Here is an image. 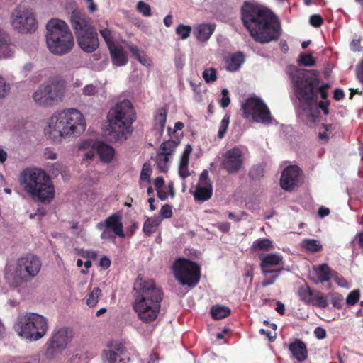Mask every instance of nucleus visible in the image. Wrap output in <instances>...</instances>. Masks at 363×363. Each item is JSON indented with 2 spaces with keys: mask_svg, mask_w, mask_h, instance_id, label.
<instances>
[{
  "mask_svg": "<svg viewBox=\"0 0 363 363\" xmlns=\"http://www.w3.org/2000/svg\"><path fill=\"white\" fill-rule=\"evenodd\" d=\"M192 152V147L190 144L186 145V147L180 157V161L189 162V155Z\"/></svg>",
  "mask_w": 363,
  "mask_h": 363,
  "instance_id": "obj_57",
  "label": "nucleus"
},
{
  "mask_svg": "<svg viewBox=\"0 0 363 363\" xmlns=\"http://www.w3.org/2000/svg\"><path fill=\"white\" fill-rule=\"evenodd\" d=\"M244 157L242 151L237 147L227 150L222 156L221 167L228 174L239 172L242 167Z\"/></svg>",
  "mask_w": 363,
  "mask_h": 363,
  "instance_id": "obj_17",
  "label": "nucleus"
},
{
  "mask_svg": "<svg viewBox=\"0 0 363 363\" xmlns=\"http://www.w3.org/2000/svg\"><path fill=\"white\" fill-rule=\"evenodd\" d=\"M244 55L242 52H237L230 57L227 69L230 72L237 71L244 62Z\"/></svg>",
  "mask_w": 363,
  "mask_h": 363,
  "instance_id": "obj_29",
  "label": "nucleus"
},
{
  "mask_svg": "<svg viewBox=\"0 0 363 363\" xmlns=\"http://www.w3.org/2000/svg\"><path fill=\"white\" fill-rule=\"evenodd\" d=\"M250 177L252 179H259L264 176V169L260 165L253 167L250 171Z\"/></svg>",
  "mask_w": 363,
  "mask_h": 363,
  "instance_id": "obj_49",
  "label": "nucleus"
},
{
  "mask_svg": "<svg viewBox=\"0 0 363 363\" xmlns=\"http://www.w3.org/2000/svg\"><path fill=\"white\" fill-rule=\"evenodd\" d=\"M20 184L35 201L50 203L55 196V188L50 177L42 169L28 168L20 174Z\"/></svg>",
  "mask_w": 363,
  "mask_h": 363,
  "instance_id": "obj_5",
  "label": "nucleus"
},
{
  "mask_svg": "<svg viewBox=\"0 0 363 363\" xmlns=\"http://www.w3.org/2000/svg\"><path fill=\"white\" fill-rule=\"evenodd\" d=\"M245 118H251L255 123L269 124L272 121L271 112L266 104L258 96L252 95L242 104Z\"/></svg>",
  "mask_w": 363,
  "mask_h": 363,
  "instance_id": "obj_12",
  "label": "nucleus"
},
{
  "mask_svg": "<svg viewBox=\"0 0 363 363\" xmlns=\"http://www.w3.org/2000/svg\"><path fill=\"white\" fill-rule=\"evenodd\" d=\"M151 167L150 164L147 163H145L143 166L141 173H140V181L141 182H147L150 183V174H151Z\"/></svg>",
  "mask_w": 363,
  "mask_h": 363,
  "instance_id": "obj_45",
  "label": "nucleus"
},
{
  "mask_svg": "<svg viewBox=\"0 0 363 363\" xmlns=\"http://www.w3.org/2000/svg\"><path fill=\"white\" fill-rule=\"evenodd\" d=\"M167 111L164 108H160L157 111L155 116V126L158 128L161 133L164 131L166 121H167Z\"/></svg>",
  "mask_w": 363,
  "mask_h": 363,
  "instance_id": "obj_27",
  "label": "nucleus"
},
{
  "mask_svg": "<svg viewBox=\"0 0 363 363\" xmlns=\"http://www.w3.org/2000/svg\"><path fill=\"white\" fill-rule=\"evenodd\" d=\"M41 266L38 256L27 254L19 257L15 264H6L4 277L10 286L18 287L35 278L39 274Z\"/></svg>",
  "mask_w": 363,
  "mask_h": 363,
  "instance_id": "obj_7",
  "label": "nucleus"
},
{
  "mask_svg": "<svg viewBox=\"0 0 363 363\" xmlns=\"http://www.w3.org/2000/svg\"><path fill=\"white\" fill-rule=\"evenodd\" d=\"M9 91V86L6 84L5 79L1 76L0 77V99L6 96Z\"/></svg>",
  "mask_w": 363,
  "mask_h": 363,
  "instance_id": "obj_54",
  "label": "nucleus"
},
{
  "mask_svg": "<svg viewBox=\"0 0 363 363\" xmlns=\"http://www.w3.org/2000/svg\"><path fill=\"white\" fill-rule=\"evenodd\" d=\"M359 298V290H353L351 291L347 298H346V303L350 306L354 305Z\"/></svg>",
  "mask_w": 363,
  "mask_h": 363,
  "instance_id": "obj_47",
  "label": "nucleus"
},
{
  "mask_svg": "<svg viewBox=\"0 0 363 363\" xmlns=\"http://www.w3.org/2000/svg\"><path fill=\"white\" fill-rule=\"evenodd\" d=\"M65 91V82L55 79L40 85L33 93V99L39 106L51 107L63 101Z\"/></svg>",
  "mask_w": 363,
  "mask_h": 363,
  "instance_id": "obj_11",
  "label": "nucleus"
},
{
  "mask_svg": "<svg viewBox=\"0 0 363 363\" xmlns=\"http://www.w3.org/2000/svg\"><path fill=\"white\" fill-rule=\"evenodd\" d=\"M218 228L223 233H228L230 228V224L228 222L220 223L218 224Z\"/></svg>",
  "mask_w": 363,
  "mask_h": 363,
  "instance_id": "obj_61",
  "label": "nucleus"
},
{
  "mask_svg": "<svg viewBox=\"0 0 363 363\" xmlns=\"http://www.w3.org/2000/svg\"><path fill=\"white\" fill-rule=\"evenodd\" d=\"M312 290L308 285L305 284L301 286L298 290V295L300 299L303 301L305 303L308 304L311 301V295L312 293Z\"/></svg>",
  "mask_w": 363,
  "mask_h": 363,
  "instance_id": "obj_35",
  "label": "nucleus"
},
{
  "mask_svg": "<svg viewBox=\"0 0 363 363\" xmlns=\"http://www.w3.org/2000/svg\"><path fill=\"white\" fill-rule=\"evenodd\" d=\"M296 96V106L307 115L315 117L318 106V92L325 99L328 94L323 89H315L318 82V77L314 71L298 72L292 77Z\"/></svg>",
  "mask_w": 363,
  "mask_h": 363,
  "instance_id": "obj_4",
  "label": "nucleus"
},
{
  "mask_svg": "<svg viewBox=\"0 0 363 363\" xmlns=\"http://www.w3.org/2000/svg\"><path fill=\"white\" fill-rule=\"evenodd\" d=\"M298 62L306 67H311L315 65V60L312 56V53L300 55Z\"/></svg>",
  "mask_w": 363,
  "mask_h": 363,
  "instance_id": "obj_44",
  "label": "nucleus"
},
{
  "mask_svg": "<svg viewBox=\"0 0 363 363\" xmlns=\"http://www.w3.org/2000/svg\"><path fill=\"white\" fill-rule=\"evenodd\" d=\"M46 45L55 55H64L73 48L74 40L68 25L62 20L52 18L46 25Z\"/></svg>",
  "mask_w": 363,
  "mask_h": 363,
  "instance_id": "obj_8",
  "label": "nucleus"
},
{
  "mask_svg": "<svg viewBox=\"0 0 363 363\" xmlns=\"http://www.w3.org/2000/svg\"><path fill=\"white\" fill-rule=\"evenodd\" d=\"M191 30L192 28L190 26L181 23L177 27L175 32L177 35H180L181 40H184L189 37Z\"/></svg>",
  "mask_w": 363,
  "mask_h": 363,
  "instance_id": "obj_39",
  "label": "nucleus"
},
{
  "mask_svg": "<svg viewBox=\"0 0 363 363\" xmlns=\"http://www.w3.org/2000/svg\"><path fill=\"white\" fill-rule=\"evenodd\" d=\"M133 291V309L140 319L145 323L155 320L160 311L163 298L162 289L157 286L152 279H145L141 275L136 279Z\"/></svg>",
  "mask_w": 363,
  "mask_h": 363,
  "instance_id": "obj_2",
  "label": "nucleus"
},
{
  "mask_svg": "<svg viewBox=\"0 0 363 363\" xmlns=\"http://www.w3.org/2000/svg\"><path fill=\"white\" fill-rule=\"evenodd\" d=\"M289 350L293 356L299 362H302L307 358L306 345L299 339L290 344Z\"/></svg>",
  "mask_w": 363,
  "mask_h": 363,
  "instance_id": "obj_24",
  "label": "nucleus"
},
{
  "mask_svg": "<svg viewBox=\"0 0 363 363\" xmlns=\"http://www.w3.org/2000/svg\"><path fill=\"white\" fill-rule=\"evenodd\" d=\"M68 333L69 331L67 328H61L53 334L48 342V347L45 353L48 359H53L66 348L70 340Z\"/></svg>",
  "mask_w": 363,
  "mask_h": 363,
  "instance_id": "obj_16",
  "label": "nucleus"
},
{
  "mask_svg": "<svg viewBox=\"0 0 363 363\" xmlns=\"http://www.w3.org/2000/svg\"><path fill=\"white\" fill-rule=\"evenodd\" d=\"M99 33L101 37L104 38V41L106 42L108 48L116 45L113 43V35L112 30L110 28H103L102 27H101L99 29Z\"/></svg>",
  "mask_w": 363,
  "mask_h": 363,
  "instance_id": "obj_37",
  "label": "nucleus"
},
{
  "mask_svg": "<svg viewBox=\"0 0 363 363\" xmlns=\"http://www.w3.org/2000/svg\"><path fill=\"white\" fill-rule=\"evenodd\" d=\"M70 23L79 47L87 53L94 52L99 46V40L91 19L80 10L74 9L70 14Z\"/></svg>",
  "mask_w": 363,
  "mask_h": 363,
  "instance_id": "obj_9",
  "label": "nucleus"
},
{
  "mask_svg": "<svg viewBox=\"0 0 363 363\" xmlns=\"http://www.w3.org/2000/svg\"><path fill=\"white\" fill-rule=\"evenodd\" d=\"M329 104V101H321L318 104L317 108L319 107L320 109L323 111L324 113L327 115L328 114V106Z\"/></svg>",
  "mask_w": 363,
  "mask_h": 363,
  "instance_id": "obj_62",
  "label": "nucleus"
},
{
  "mask_svg": "<svg viewBox=\"0 0 363 363\" xmlns=\"http://www.w3.org/2000/svg\"><path fill=\"white\" fill-rule=\"evenodd\" d=\"M136 8L138 11L142 13L144 16L148 17L152 15L150 6L143 1L138 2Z\"/></svg>",
  "mask_w": 363,
  "mask_h": 363,
  "instance_id": "obj_43",
  "label": "nucleus"
},
{
  "mask_svg": "<svg viewBox=\"0 0 363 363\" xmlns=\"http://www.w3.org/2000/svg\"><path fill=\"white\" fill-rule=\"evenodd\" d=\"M274 248L272 241L268 238H259L254 241L252 245L253 251H269Z\"/></svg>",
  "mask_w": 363,
  "mask_h": 363,
  "instance_id": "obj_28",
  "label": "nucleus"
},
{
  "mask_svg": "<svg viewBox=\"0 0 363 363\" xmlns=\"http://www.w3.org/2000/svg\"><path fill=\"white\" fill-rule=\"evenodd\" d=\"M11 25L19 33H32L36 30L37 23L33 13L28 9H15L11 15Z\"/></svg>",
  "mask_w": 363,
  "mask_h": 363,
  "instance_id": "obj_14",
  "label": "nucleus"
},
{
  "mask_svg": "<svg viewBox=\"0 0 363 363\" xmlns=\"http://www.w3.org/2000/svg\"><path fill=\"white\" fill-rule=\"evenodd\" d=\"M160 223V220L157 218H148L143 225V231L145 235L150 236L155 232L157 226Z\"/></svg>",
  "mask_w": 363,
  "mask_h": 363,
  "instance_id": "obj_32",
  "label": "nucleus"
},
{
  "mask_svg": "<svg viewBox=\"0 0 363 363\" xmlns=\"http://www.w3.org/2000/svg\"><path fill=\"white\" fill-rule=\"evenodd\" d=\"M211 313L213 319H222L230 315V309L227 306L216 305L211 308Z\"/></svg>",
  "mask_w": 363,
  "mask_h": 363,
  "instance_id": "obj_30",
  "label": "nucleus"
},
{
  "mask_svg": "<svg viewBox=\"0 0 363 363\" xmlns=\"http://www.w3.org/2000/svg\"><path fill=\"white\" fill-rule=\"evenodd\" d=\"M89 148L94 150L100 160L105 163L110 162L113 158L115 152L113 148L103 142L86 140L82 142L79 145L80 150H89Z\"/></svg>",
  "mask_w": 363,
  "mask_h": 363,
  "instance_id": "obj_18",
  "label": "nucleus"
},
{
  "mask_svg": "<svg viewBox=\"0 0 363 363\" xmlns=\"http://www.w3.org/2000/svg\"><path fill=\"white\" fill-rule=\"evenodd\" d=\"M83 114L77 108H65L55 111L48 120L45 134L55 143H60L67 137L80 135L86 130Z\"/></svg>",
  "mask_w": 363,
  "mask_h": 363,
  "instance_id": "obj_3",
  "label": "nucleus"
},
{
  "mask_svg": "<svg viewBox=\"0 0 363 363\" xmlns=\"http://www.w3.org/2000/svg\"><path fill=\"white\" fill-rule=\"evenodd\" d=\"M202 77L206 83L214 82L217 79V71L213 67L206 69L202 73Z\"/></svg>",
  "mask_w": 363,
  "mask_h": 363,
  "instance_id": "obj_40",
  "label": "nucleus"
},
{
  "mask_svg": "<svg viewBox=\"0 0 363 363\" xmlns=\"http://www.w3.org/2000/svg\"><path fill=\"white\" fill-rule=\"evenodd\" d=\"M221 99L219 101L220 106L223 108L228 107L230 103V98L229 91L227 89L224 88L221 90Z\"/></svg>",
  "mask_w": 363,
  "mask_h": 363,
  "instance_id": "obj_46",
  "label": "nucleus"
},
{
  "mask_svg": "<svg viewBox=\"0 0 363 363\" xmlns=\"http://www.w3.org/2000/svg\"><path fill=\"white\" fill-rule=\"evenodd\" d=\"M83 94L84 96H95L97 93V89L95 86H94L93 84H87L86 85L83 90Z\"/></svg>",
  "mask_w": 363,
  "mask_h": 363,
  "instance_id": "obj_53",
  "label": "nucleus"
},
{
  "mask_svg": "<svg viewBox=\"0 0 363 363\" xmlns=\"http://www.w3.org/2000/svg\"><path fill=\"white\" fill-rule=\"evenodd\" d=\"M160 214L162 218H171L172 216V206L169 204L162 206L160 209Z\"/></svg>",
  "mask_w": 363,
  "mask_h": 363,
  "instance_id": "obj_52",
  "label": "nucleus"
},
{
  "mask_svg": "<svg viewBox=\"0 0 363 363\" xmlns=\"http://www.w3.org/2000/svg\"><path fill=\"white\" fill-rule=\"evenodd\" d=\"M354 240L357 242L359 247L363 250V232L357 233L354 237Z\"/></svg>",
  "mask_w": 363,
  "mask_h": 363,
  "instance_id": "obj_64",
  "label": "nucleus"
},
{
  "mask_svg": "<svg viewBox=\"0 0 363 363\" xmlns=\"http://www.w3.org/2000/svg\"><path fill=\"white\" fill-rule=\"evenodd\" d=\"M309 21H310V23L315 28L320 27L323 23V20L322 17L318 14H313L310 17Z\"/></svg>",
  "mask_w": 363,
  "mask_h": 363,
  "instance_id": "obj_55",
  "label": "nucleus"
},
{
  "mask_svg": "<svg viewBox=\"0 0 363 363\" xmlns=\"http://www.w3.org/2000/svg\"><path fill=\"white\" fill-rule=\"evenodd\" d=\"M350 48L353 52L361 51L360 42L359 40H353L350 43Z\"/></svg>",
  "mask_w": 363,
  "mask_h": 363,
  "instance_id": "obj_60",
  "label": "nucleus"
},
{
  "mask_svg": "<svg viewBox=\"0 0 363 363\" xmlns=\"http://www.w3.org/2000/svg\"><path fill=\"white\" fill-rule=\"evenodd\" d=\"M213 194V184L208 177V172L203 170L193 193L195 201L204 202L209 200Z\"/></svg>",
  "mask_w": 363,
  "mask_h": 363,
  "instance_id": "obj_19",
  "label": "nucleus"
},
{
  "mask_svg": "<svg viewBox=\"0 0 363 363\" xmlns=\"http://www.w3.org/2000/svg\"><path fill=\"white\" fill-rule=\"evenodd\" d=\"M12 43L11 40L10 39V43L8 45H5L3 48H0L1 50V57L4 58H9L13 55L14 50L11 46Z\"/></svg>",
  "mask_w": 363,
  "mask_h": 363,
  "instance_id": "obj_48",
  "label": "nucleus"
},
{
  "mask_svg": "<svg viewBox=\"0 0 363 363\" xmlns=\"http://www.w3.org/2000/svg\"><path fill=\"white\" fill-rule=\"evenodd\" d=\"M230 123V116L228 115H225L221 121L218 133V137L219 138H223L228 130V125Z\"/></svg>",
  "mask_w": 363,
  "mask_h": 363,
  "instance_id": "obj_42",
  "label": "nucleus"
},
{
  "mask_svg": "<svg viewBox=\"0 0 363 363\" xmlns=\"http://www.w3.org/2000/svg\"><path fill=\"white\" fill-rule=\"evenodd\" d=\"M118 354L113 350H105L101 355L102 363H119Z\"/></svg>",
  "mask_w": 363,
  "mask_h": 363,
  "instance_id": "obj_34",
  "label": "nucleus"
},
{
  "mask_svg": "<svg viewBox=\"0 0 363 363\" xmlns=\"http://www.w3.org/2000/svg\"><path fill=\"white\" fill-rule=\"evenodd\" d=\"M281 271H282V269H280L279 270H276L274 272H271L270 274H273V275H272V276H269V274L264 275V279L262 283V286L267 287L269 285L273 284L275 282V281L277 280V279L278 278V277L279 276Z\"/></svg>",
  "mask_w": 363,
  "mask_h": 363,
  "instance_id": "obj_41",
  "label": "nucleus"
},
{
  "mask_svg": "<svg viewBox=\"0 0 363 363\" xmlns=\"http://www.w3.org/2000/svg\"><path fill=\"white\" fill-rule=\"evenodd\" d=\"M188 165L189 162L179 161V176L184 179L189 175Z\"/></svg>",
  "mask_w": 363,
  "mask_h": 363,
  "instance_id": "obj_50",
  "label": "nucleus"
},
{
  "mask_svg": "<svg viewBox=\"0 0 363 363\" xmlns=\"http://www.w3.org/2000/svg\"><path fill=\"white\" fill-rule=\"evenodd\" d=\"M178 145V141L172 140L165 141L161 144L160 147V152L170 156L174 152Z\"/></svg>",
  "mask_w": 363,
  "mask_h": 363,
  "instance_id": "obj_33",
  "label": "nucleus"
},
{
  "mask_svg": "<svg viewBox=\"0 0 363 363\" xmlns=\"http://www.w3.org/2000/svg\"><path fill=\"white\" fill-rule=\"evenodd\" d=\"M332 304L337 308L342 307V302L343 301V296L337 293H333L330 294Z\"/></svg>",
  "mask_w": 363,
  "mask_h": 363,
  "instance_id": "obj_51",
  "label": "nucleus"
},
{
  "mask_svg": "<svg viewBox=\"0 0 363 363\" xmlns=\"http://www.w3.org/2000/svg\"><path fill=\"white\" fill-rule=\"evenodd\" d=\"M345 96L344 91L340 89H336L333 93V97L336 101L342 99Z\"/></svg>",
  "mask_w": 363,
  "mask_h": 363,
  "instance_id": "obj_63",
  "label": "nucleus"
},
{
  "mask_svg": "<svg viewBox=\"0 0 363 363\" xmlns=\"http://www.w3.org/2000/svg\"><path fill=\"white\" fill-rule=\"evenodd\" d=\"M216 28L214 23H201L195 27V36L196 39L201 42H206Z\"/></svg>",
  "mask_w": 363,
  "mask_h": 363,
  "instance_id": "obj_23",
  "label": "nucleus"
},
{
  "mask_svg": "<svg viewBox=\"0 0 363 363\" xmlns=\"http://www.w3.org/2000/svg\"><path fill=\"white\" fill-rule=\"evenodd\" d=\"M13 330L21 339L36 342L47 333L48 323L47 318L42 315L25 313L18 315Z\"/></svg>",
  "mask_w": 363,
  "mask_h": 363,
  "instance_id": "obj_10",
  "label": "nucleus"
},
{
  "mask_svg": "<svg viewBox=\"0 0 363 363\" xmlns=\"http://www.w3.org/2000/svg\"><path fill=\"white\" fill-rule=\"evenodd\" d=\"M333 271L331 270L328 264H322L313 268V274L315 276L312 279L314 283H323L328 281L331 279Z\"/></svg>",
  "mask_w": 363,
  "mask_h": 363,
  "instance_id": "obj_22",
  "label": "nucleus"
},
{
  "mask_svg": "<svg viewBox=\"0 0 363 363\" xmlns=\"http://www.w3.org/2000/svg\"><path fill=\"white\" fill-rule=\"evenodd\" d=\"M10 43L9 35L0 28V48Z\"/></svg>",
  "mask_w": 363,
  "mask_h": 363,
  "instance_id": "obj_56",
  "label": "nucleus"
},
{
  "mask_svg": "<svg viewBox=\"0 0 363 363\" xmlns=\"http://www.w3.org/2000/svg\"><path fill=\"white\" fill-rule=\"evenodd\" d=\"M245 27L257 42L267 43L277 40L281 35V23L269 9L259 5L245 2L241 9Z\"/></svg>",
  "mask_w": 363,
  "mask_h": 363,
  "instance_id": "obj_1",
  "label": "nucleus"
},
{
  "mask_svg": "<svg viewBox=\"0 0 363 363\" xmlns=\"http://www.w3.org/2000/svg\"><path fill=\"white\" fill-rule=\"evenodd\" d=\"M169 156L159 152L157 155L156 162L162 172H166L169 167Z\"/></svg>",
  "mask_w": 363,
  "mask_h": 363,
  "instance_id": "obj_38",
  "label": "nucleus"
},
{
  "mask_svg": "<svg viewBox=\"0 0 363 363\" xmlns=\"http://www.w3.org/2000/svg\"><path fill=\"white\" fill-rule=\"evenodd\" d=\"M308 305L325 308L328 306L327 297L320 291L312 290Z\"/></svg>",
  "mask_w": 363,
  "mask_h": 363,
  "instance_id": "obj_26",
  "label": "nucleus"
},
{
  "mask_svg": "<svg viewBox=\"0 0 363 363\" xmlns=\"http://www.w3.org/2000/svg\"><path fill=\"white\" fill-rule=\"evenodd\" d=\"M314 334L318 339H323L326 336V331L321 327H317L314 330Z\"/></svg>",
  "mask_w": 363,
  "mask_h": 363,
  "instance_id": "obj_58",
  "label": "nucleus"
},
{
  "mask_svg": "<svg viewBox=\"0 0 363 363\" xmlns=\"http://www.w3.org/2000/svg\"><path fill=\"white\" fill-rule=\"evenodd\" d=\"M135 119V112L129 100L116 104L108 115L110 128L107 136L109 140L113 143L125 141L131 132V125Z\"/></svg>",
  "mask_w": 363,
  "mask_h": 363,
  "instance_id": "obj_6",
  "label": "nucleus"
},
{
  "mask_svg": "<svg viewBox=\"0 0 363 363\" xmlns=\"http://www.w3.org/2000/svg\"><path fill=\"white\" fill-rule=\"evenodd\" d=\"M176 279L183 286L194 287L200 280V267L194 262L183 259L177 260L173 265Z\"/></svg>",
  "mask_w": 363,
  "mask_h": 363,
  "instance_id": "obj_13",
  "label": "nucleus"
},
{
  "mask_svg": "<svg viewBox=\"0 0 363 363\" xmlns=\"http://www.w3.org/2000/svg\"><path fill=\"white\" fill-rule=\"evenodd\" d=\"M301 247L311 252L320 251L323 246L320 241L315 239H305L301 242Z\"/></svg>",
  "mask_w": 363,
  "mask_h": 363,
  "instance_id": "obj_31",
  "label": "nucleus"
},
{
  "mask_svg": "<svg viewBox=\"0 0 363 363\" xmlns=\"http://www.w3.org/2000/svg\"><path fill=\"white\" fill-rule=\"evenodd\" d=\"M259 333L262 335H266L270 342H273L274 340V339L276 338V333L275 332H274V333H272V332L265 330L264 329H260Z\"/></svg>",
  "mask_w": 363,
  "mask_h": 363,
  "instance_id": "obj_59",
  "label": "nucleus"
},
{
  "mask_svg": "<svg viewBox=\"0 0 363 363\" xmlns=\"http://www.w3.org/2000/svg\"><path fill=\"white\" fill-rule=\"evenodd\" d=\"M113 63L116 66L125 65L128 59L123 49L120 45H114L108 48Z\"/></svg>",
  "mask_w": 363,
  "mask_h": 363,
  "instance_id": "obj_25",
  "label": "nucleus"
},
{
  "mask_svg": "<svg viewBox=\"0 0 363 363\" xmlns=\"http://www.w3.org/2000/svg\"><path fill=\"white\" fill-rule=\"evenodd\" d=\"M301 177V169L296 165L289 166L282 172L280 186L286 191H291L296 187Z\"/></svg>",
  "mask_w": 363,
  "mask_h": 363,
  "instance_id": "obj_20",
  "label": "nucleus"
},
{
  "mask_svg": "<svg viewBox=\"0 0 363 363\" xmlns=\"http://www.w3.org/2000/svg\"><path fill=\"white\" fill-rule=\"evenodd\" d=\"M261 261L260 269L263 275L269 274L277 269H272V267L279 266L283 263L284 257L279 253H269L259 256Z\"/></svg>",
  "mask_w": 363,
  "mask_h": 363,
  "instance_id": "obj_21",
  "label": "nucleus"
},
{
  "mask_svg": "<svg viewBox=\"0 0 363 363\" xmlns=\"http://www.w3.org/2000/svg\"><path fill=\"white\" fill-rule=\"evenodd\" d=\"M96 227L101 231V240H112L115 235L121 238L125 237L121 216L118 213L109 216L104 221L98 223Z\"/></svg>",
  "mask_w": 363,
  "mask_h": 363,
  "instance_id": "obj_15",
  "label": "nucleus"
},
{
  "mask_svg": "<svg viewBox=\"0 0 363 363\" xmlns=\"http://www.w3.org/2000/svg\"><path fill=\"white\" fill-rule=\"evenodd\" d=\"M101 296V290L99 287H94L88 296L86 300L87 305L89 307L96 306Z\"/></svg>",
  "mask_w": 363,
  "mask_h": 363,
  "instance_id": "obj_36",
  "label": "nucleus"
}]
</instances>
